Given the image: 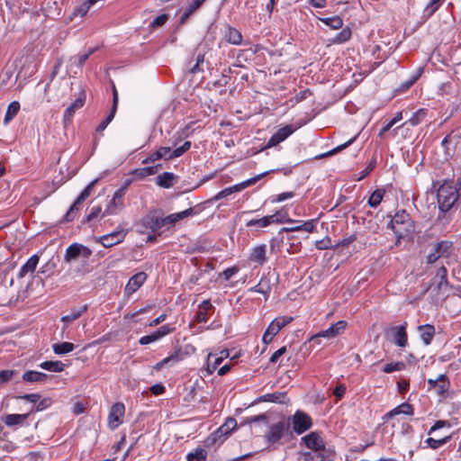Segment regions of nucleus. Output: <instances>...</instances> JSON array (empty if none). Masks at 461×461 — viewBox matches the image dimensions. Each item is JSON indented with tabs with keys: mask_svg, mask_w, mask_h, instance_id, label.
Returning <instances> with one entry per match:
<instances>
[{
	"mask_svg": "<svg viewBox=\"0 0 461 461\" xmlns=\"http://www.w3.org/2000/svg\"><path fill=\"white\" fill-rule=\"evenodd\" d=\"M438 208L441 212H447L461 203V190L444 183L437 194Z\"/></svg>",
	"mask_w": 461,
	"mask_h": 461,
	"instance_id": "1",
	"label": "nucleus"
},
{
	"mask_svg": "<svg viewBox=\"0 0 461 461\" xmlns=\"http://www.w3.org/2000/svg\"><path fill=\"white\" fill-rule=\"evenodd\" d=\"M398 241L415 231V225L409 213L402 210L397 212L388 224Z\"/></svg>",
	"mask_w": 461,
	"mask_h": 461,
	"instance_id": "2",
	"label": "nucleus"
},
{
	"mask_svg": "<svg viewBox=\"0 0 461 461\" xmlns=\"http://www.w3.org/2000/svg\"><path fill=\"white\" fill-rule=\"evenodd\" d=\"M407 326L408 323L406 321L401 325L391 326L385 330V337L396 347L404 348L409 345Z\"/></svg>",
	"mask_w": 461,
	"mask_h": 461,
	"instance_id": "3",
	"label": "nucleus"
},
{
	"mask_svg": "<svg viewBox=\"0 0 461 461\" xmlns=\"http://www.w3.org/2000/svg\"><path fill=\"white\" fill-rule=\"evenodd\" d=\"M237 427V421L234 418H228L216 431L211 434L205 440L207 447H211L217 443L221 444L224 438Z\"/></svg>",
	"mask_w": 461,
	"mask_h": 461,
	"instance_id": "4",
	"label": "nucleus"
},
{
	"mask_svg": "<svg viewBox=\"0 0 461 461\" xmlns=\"http://www.w3.org/2000/svg\"><path fill=\"white\" fill-rule=\"evenodd\" d=\"M446 159L452 158L457 153H461V134L451 131L441 141Z\"/></svg>",
	"mask_w": 461,
	"mask_h": 461,
	"instance_id": "5",
	"label": "nucleus"
},
{
	"mask_svg": "<svg viewBox=\"0 0 461 461\" xmlns=\"http://www.w3.org/2000/svg\"><path fill=\"white\" fill-rule=\"evenodd\" d=\"M92 255V250L87 247L78 244L73 243L70 245L65 252L64 260L67 263H71L77 260H82L83 262H86Z\"/></svg>",
	"mask_w": 461,
	"mask_h": 461,
	"instance_id": "6",
	"label": "nucleus"
},
{
	"mask_svg": "<svg viewBox=\"0 0 461 461\" xmlns=\"http://www.w3.org/2000/svg\"><path fill=\"white\" fill-rule=\"evenodd\" d=\"M290 419L289 420H282L277 423L272 424L269 427V431L266 435L267 441L269 444H275L279 442L285 435H288L290 432Z\"/></svg>",
	"mask_w": 461,
	"mask_h": 461,
	"instance_id": "7",
	"label": "nucleus"
},
{
	"mask_svg": "<svg viewBox=\"0 0 461 461\" xmlns=\"http://www.w3.org/2000/svg\"><path fill=\"white\" fill-rule=\"evenodd\" d=\"M137 227L138 230L142 233L148 230L155 232L163 227L162 217L156 212H149L140 221Z\"/></svg>",
	"mask_w": 461,
	"mask_h": 461,
	"instance_id": "8",
	"label": "nucleus"
},
{
	"mask_svg": "<svg viewBox=\"0 0 461 461\" xmlns=\"http://www.w3.org/2000/svg\"><path fill=\"white\" fill-rule=\"evenodd\" d=\"M97 182V179L93 180L91 183L88 184V185L81 192V194L78 195V197L76 199V201L73 203V204L70 206L68 211L67 212L65 215V220L67 221H72L77 212L79 210V205L91 195V192L94 189L95 184Z\"/></svg>",
	"mask_w": 461,
	"mask_h": 461,
	"instance_id": "9",
	"label": "nucleus"
},
{
	"mask_svg": "<svg viewBox=\"0 0 461 461\" xmlns=\"http://www.w3.org/2000/svg\"><path fill=\"white\" fill-rule=\"evenodd\" d=\"M125 192H126V188L121 187L114 193L112 200L110 201L109 204L105 208V210L103 213V216L114 215L122 210V208L124 206L123 200H124Z\"/></svg>",
	"mask_w": 461,
	"mask_h": 461,
	"instance_id": "10",
	"label": "nucleus"
},
{
	"mask_svg": "<svg viewBox=\"0 0 461 461\" xmlns=\"http://www.w3.org/2000/svg\"><path fill=\"white\" fill-rule=\"evenodd\" d=\"M292 422H290L293 426V430L297 434H302L312 427V419L311 417L301 411H297L293 417L291 418Z\"/></svg>",
	"mask_w": 461,
	"mask_h": 461,
	"instance_id": "11",
	"label": "nucleus"
},
{
	"mask_svg": "<svg viewBox=\"0 0 461 461\" xmlns=\"http://www.w3.org/2000/svg\"><path fill=\"white\" fill-rule=\"evenodd\" d=\"M278 215H280L281 219L279 221H282L281 222H287L292 224L291 227L286 228L285 230L287 231H306V232H312L314 230V222L315 220L306 221L301 224H298L297 221L292 220V219H285V215H283L282 211L277 212Z\"/></svg>",
	"mask_w": 461,
	"mask_h": 461,
	"instance_id": "12",
	"label": "nucleus"
},
{
	"mask_svg": "<svg viewBox=\"0 0 461 461\" xmlns=\"http://www.w3.org/2000/svg\"><path fill=\"white\" fill-rule=\"evenodd\" d=\"M125 411L124 404L122 402L114 403L109 412V426L114 429L122 423V417Z\"/></svg>",
	"mask_w": 461,
	"mask_h": 461,
	"instance_id": "13",
	"label": "nucleus"
},
{
	"mask_svg": "<svg viewBox=\"0 0 461 461\" xmlns=\"http://www.w3.org/2000/svg\"><path fill=\"white\" fill-rule=\"evenodd\" d=\"M126 232L123 230H115L99 238L98 241L105 248H111L123 241Z\"/></svg>",
	"mask_w": 461,
	"mask_h": 461,
	"instance_id": "14",
	"label": "nucleus"
},
{
	"mask_svg": "<svg viewBox=\"0 0 461 461\" xmlns=\"http://www.w3.org/2000/svg\"><path fill=\"white\" fill-rule=\"evenodd\" d=\"M429 389H434L438 394H444L449 388V381L446 375H439L436 379H429Z\"/></svg>",
	"mask_w": 461,
	"mask_h": 461,
	"instance_id": "15",
	"label": "nucleus"
},
{
	"mask_svg": "<svg viewBox=\"0 0 461 461\" xmlns=\"http://www.w3.org/2000/svg\"><path fill=\"white\" fill-rule=\"evenodd\" d=\"M294 132L292 125H285L280 128L267 141V147H274L284 141Z\"/></svg>",
	"mask_w": 461,
	"mask_h": 461,
	"instance_id": "16",
	"label": "nucleus"
},
{
	"mask_svg": "<svg viewBox=\"0 0 461 461\" xmlns=\"http://www.w3.org/2000/svg\"><path fill=\"white\" fill-rule=\"evenodd\" d=\"M147 275L144 272H139L132 276L130 280L128 281V284L125 286V293L128 295L132 294L135 293L146 281Z\"/></svg>",
	"mask_w": 461,
	"mask_h": 461,
	"instance_id": "17",
	"label": "nucleus"
},
{
	"mask_svg": "<svg viewBox=\"0 0 461 461\" xmlns=\"http://www.w3.org/2000/svg\"><path fill=\"white\" fill-rule=\"evenodd\" d=\"M294 320L291 316H280L271 321L267 328V333L276 336L284 327Z\"/></svg>",
	"mask_w": 461,
	"mask_h": 461,
	"instance_id": "18",
	"label": "nucleus"
},
{
	"mask_svg": "<svg viewBox=\"0 0 461 461\" xmlns=\"http://www.w3.org/2000/svg\"><path fill=\"white\" fill-rule=\"evenodd\" d=\"M312 450H324L325 445L318 432H311L302 438Z\"/></svg>",
	"mask_w": 461,
	"mask_h": 461,
	"instance_id": "19",
	"label": "nucleus"
},
{
	"mask_svg": "<svg viewBox=\"0 0 461 461\" xmlns=\"http://www.w3.org/2000/svg\"><path fill=\"white\" fill-rule=\"evenodd\" d=\"M221 354L223 356H221V357H216L213 354L208 355L207 366L204 369V372H206V374H203V375H212L216 370L218 366L221 365L223 358L229 357L228 351H222Z\"/></svg>",
	"mask_w": 461,
	"mask_h": 461,
	"instance_id": "20",
	"label": "nucleus"
},
{
	"mask_svg": "<svg viewBox=\"0 0 461 461\" xmlns=\"http://www.w3.org/2000/svg\"><path fill=\"white\" fill-rule=\"evenodd\" d=\"M194 214V211L193 208H188L183 212L172 213L165 218H162L163 221V226L165 225H174L176 222L192 216Z\"/></svg>",
	"mask_w": 461,
	"mask_h": 461,
	"instance_id": "21",
	"label": "nucleus"
},
{
	"mask_svg": "<svg viewBox=\"0 0 461 461\" xmlns=\"http://www.w3.org/2000/svg\"><path fill=\"white\" fill-rule=\"evenodd\" d=\"M398 414H406V415H412L413 414V407L411 404L408 402H403L400 404L399 406L395 407L389 412H387L384 417V421L388 420L392 417L398 415Z\"/></svg>",
	"mask_w": 461,
	"mask_h": 461,
	"instance_id": "22",
	"label": "nucleus"
},
{
	"mask_svg": "<svg viewBox=\"0 0 461 461\" xmlns=\"http://www.w3.org/2000/svg\"><path fill=\"white\" fill-rule=\"evenodd\" d=\"M418 331L420 332V336L423 343L426 346L429 345L435 335V327L430 324L420 325L418 327Z\"/></svg>",
	"mask_w": 461,
	"mask_h": 461,
	"instance_id": "23",
	"label": "nucleus"
},
{
	"mask_svg": "<svg viewBox=\"0 0 461 461\" xmlns=\"http://www.w3.org/2000/svg\"><path fill=\"white\" fill-rule=\"evenodd\" d=\"M278 214H273L265 216L261 219H253L247 222L248 227H258L264 228L274 222H279V219L276 217Z\"/></svg>",
	"mask_w": 461,
	"mask_h": 461,
	"instance_id": "24",
	"label": "nucleus"
},
{
	"mask_svg": "<svg viewBox=\"0 0 461 461\" xmlns=\"http://www.w3.org/2000/svg\"><path fill=\"white\" fill-rule=\"evenodd\" d=\"M267 247L266 245H258L252 249L249 259L259 265H263L267 260Z\"/></svg>",
	"mask_w": 461,
	"mask_h": 461,
	"instance_id": "25",
	"label": "nucleus"
},
{
	"mask_svg": "<svg viewBox=\"0 0 461 461\" xmlns=\"http://www.w3.org/2000/svg\"><path fill=\"white\" fill-rule=\"evenodd\" d=\"M224 39L230 44L240 45L242 42V34L236 28L228 25L224 33Z\"/></svg>",
	"mask_w": 461,
	"mask_h": 461,
	"instance_id": "26",
	"label": "nucleus"
},
{
	"mask_svg": "<svg viewBox=\"0 0 461 461\" xmlns=\"http://www.w3.org/2000/svg\"><path fill=\"white\" fill-rule=\"evenodd\" d=\"M84 98L77 97L64 113V124L67 125L72 121L75 112L84 105Z\"/></svg>",
	"mask_w": 461,
	"mask_h": 461,
	"instance_id": "27",
	"label": "nucleus"
},
{
	"mask_svg": "<svg viewBox=\"0 0 461 461\" xmlns=\"http://www.w3.org/2000/svg\"><path fill=\"white\" fill-rule=\"evenodd\" d=\"M461 88V82L457 83L455 79L451 81H447L443 83L440 86V91L442 95H459V90Z\"/></svg>",
	"mask_w": 461,
	"mask_h": 461,
	"instance_id": "28",
	"label": "nucleus"
},
{
	"mask_svg": "<svg viewBox=\"0 0 461 461\" xmlns=\"http://www.w3.org/2000/svg\"><path fill=\"white\" fill-rule=\"evenodd\" d=\"M39 263V257L37 255L32 256L27 262L21 267L18 273V278H23L28 273L35 271L36 267Z\"/></svg>",
	"mask_w": 461,
	"mask_h": 461,
	"instance_id": "29",
	"label": "nucleus"
},
{
	"mask_svg": "<svg viewBox=\"0 0 461 461\" xmlns=\"http://www.w3.org/2000/svg\"><path fill=\"white\" fill-rule=\"evenodd\" d=\"M49 377V375L45 373L38 372V371H26L23 375V380L29 383L35 382H44Z\"/></svg>",
	"mask_w": 461,
	"mask_h": 461,
	"instance_id": "30",
	"label": "nucleus"
},
{
	"mask_svg": "<svg viewBox=\"0 0 461 461\" xmlns=\"http://www.w3.org/2000/svg\"><path fill=\"white\" fill-rule=\"evenodd\" d=\"M270 290V281L267 278H261L258 285L249 289L251 292H257L264 294L266 298L269 295Z\"/></svg>",
	"mask_w": 461,
	"mask_h": 461,
	"instance_id": "31",
	"label": "nucleus"
},
{
	"mask_svg": "<svg viewBox=\"0 0 461 461\" xmlns=\"http://www.w3.org/2000/svg\"><path fill=\"white\" fill-rule=\"evenodd\" d=\"M87 310V305H83L80 308H73L70 312L67 315H64L61 318V321L63 322H72L78 319Z\"/></svg>",
	"mask_w": 461,
	"mask_h": 461,
	"instance_id": "32",
	"label": "nucleus"
},
{
	"mask_svg": "<svg viewBox=\"0 0 461 461\" xmlns=\"http://www.w3.org/2000/svg\"><path fill=\"white\" fill-rule=\"evenodd\" d=\"M176 176L173 173L164 172L157 177L158 185L164 188H169L173 185Z\"/></svg>",
	"mask_w": 461,
	"mask_h": 461,
	"instance_id": "33",
	"label": "nucleus"
},
{
	"mask_svg": "<svg viewBox=\"0 0 461 461\" xmlns=\"http://www.w3.org/2000/svg\"><path fill=\"white\" fill-rule=\"evenodd\" d=\"M40 367L50 372H62L65 368V364L61 361H44L40 364Z\"/></svg>",
	"mask_w": 461,
	"mask_h": 461,
	"instance_id": "34",
	"label": "nucleus"
},
{
	"mask_svg": "<svg viewBox=\"0 0 461 461\" xmlns=\"http://www.w3.org/2000/svg\"><path fill=\"white\" fill-rule=\"evenodd\" d=\"M20 110V104L16 101L12 102L6 110L4 123L8 124L18 113Z\"/></svg>",
	"mask_w": 461,
	"mask_h": 461,
	"instance_id": "35",
	"label": "nucleus"
},
{
	"mask_svg": "<svg viewBox=\"0 0 461 461\" xmlns=\"http://www.w3.org/2000/svg\"><path fill=\"white\" fill-rule=\"evenodd\" d=\"M29 414H8L4 418V422L7 426H14L23 423Z\"/></svg>",
	"mask_w": 461,
	"mask_h": 461,
	"instance_id": "36",
	"label": "nucleus"
},
{
	"mask_svg": "<svg viewBox=\"0 0 461 461\" xmlns=\"http://www.w3.org/2000/svg\"><path fill=\"white\" fill-rule=\"evenodd\" d=\"M452 245L453 243L451 241L442 240L435 245L434 249L440 257H448Z\"/></svg>",
	"mask_w": 461,
	"mask_h": 461,
	"instance_id": "37",
	"label": "nucleus"
},
{
	"mask_svg": "<svg viewBox=\"0 0 461 461\" xmlns=\"http://www.w3.org/2000/svg\"><path fill=\"white\" fill-rule=\"evenodd\" d=\"M52 348L55 354L63 355L74 350L75 345L71 342H62L54 344Z\"/></svg>",
	"mask_w": 461,
	"mask_h": 461,
	"instance_id": "38",
	"label": "nucleus"
},
{
	"mask_svg": "<svg viewBox=\"0 0 461 461\" xmlns=\"http://www.w3.org/2000/svg\"><path fill=\"white\" fill-rule=\"evenodd\" d=\"M324 450H312L303 454V461H325Z\"/></svg>",
	"mask_w": 461,
	"mask_h": 461,
	"instance_id": "39",
	"label": "nucleus"
},
{
	"mask_svg": "<svg viewBox=\"0 0 461 461\" xmlns=\"http://www.w3.org/2000/svg\"><path fill=\"white\" fill-rule=\"evenodd\" d=\"M427 113H428V110L427 109H419L417 112H415L411 117L409 119L408 122L411 125V126H417L419 125L420 122H422L424 121V119L426 118L427 116Z\"/></svg>",
	"mask_w": 461,
	"mask_h": 461,
	"instance_id": "40",
	"label": "nucleus"
},
{
	"mask_svg": "<svg viewBox=\"0 0 461 461\" xmlns=\"http://www.w3.org/2000/svg\"><path fill=\"white\" fill-rule=\"evenodd\" d=\"M170 154V148L169 147H161L157 151L150 154V156L146 159V161L154 162L158 159H160L162 158H166L167 159V157Z\"/></svg>",
	"mask_w": 461,
	"mask_h": 461,
	"instance_id": "41",
	"label": "nucleus"
},
{
	"mask_svg": "<svg viewBox=\"0 0 461 461\" xmlns=\"http://www.w3.org/2000/svg\"><path fill=\"white\" fill-rule=\"evenodd\" d=\"M93 5H95L93 0H84L80 5L75 8L73 14L75 16L84 17Z\"/></svg>",
	"mask_w": 461,
	"mask_h": 461,
	"instance_id": "42",
	"label": "nucleus"
},
{
	"mask_svg": "<svg viewBox=\"0 0 461 461\" xmlns=\"http://www.w3.org/2000/svg\"><path fill=\"white\" fill-rule=\"evenodd\" d=\"M384 193V189L375 190L368 199V204L374 208L377 207L381 203Z\"/></svg>",
	"mask_w": 461,
	"mask_h": 461,
	"instance_id": "43",
	"label": "nucleus"
},
{
	"mask_svg": "<svg viewBox=\"0 0 461 461\" xmlns=\"http://www.w3.org/2000/svg\"><path fill=\"white\" fill-rule=\"evenodd\" d=\"M335 337H337V336L334 333V329L330 326L327 330H322V331L319 332L318 334L312 336L310 339V342L311 343H319V340H320L321 338L332 339V338H335Z\"/></svg>",
	"mask_w": 461,
	"mask_h": 461,
	"instance_id": "44",
	"label": "nucleus"
},
{
	"mask_svg": "<svg viewBox=\"0 0 461 461\" xmlns=\"http://www.w3.org/2000/svg\"><path fill=\"white\" fill-rule=\"evenodd\" d=\"M206 456V450L203 448H196L194 452L187 454L186 459L187 461H205Z\"/></svg>",
	"mask_w": 461,
	"mask_h": 461,
	"instance_id": "45",
	"label": "nucleus"
},
{
	"mask_svg": "<svg viewBox=\"0 0 461 461\" xmlns=\"http://www.w3.org/2000/svg\"><path fill=\"white\" fill-rule=\"evenodd\" d=\"M253 54L255 51L250 50H240L236 57V66L242 68V63L248 61Z\"/></svg>",
	"mask_w": 461,
	"mask_h": 461,
	"instance_id": "46",
	"label": "nucleus"
},
{
	"mask_svg": "<svg viewBox=\"0 0 461 461\" xmlns=\"http://www.w3.org/2000/svg\"><path fill=\"white\" fill-rule=\"evenodd\" d=\"M262 176H264V174L258 175V176H257L255 177H252V178H250L249 180H246V181H244V182H242L240 184H238V185L230 186L232 194L235 193V192H240L243 189H245L246 187L255 184L258 179L261 178Z\"/></svg>",
	"mask_w": 461,
	"mask_h": 461,
	"instance_id": "47",
	"label": "nucleus"
},
{
	"mask_svg": "<svg viewBox=\"0 0 461 461\" xmlns=\"http://www.w3.org/2000/svg\"><path fill=\"white\" fill-rule=\"evenodd\" d=\"M321 22L334 30L340 29L343 25V21L339 16L323 18Z\"/></svg>",
	"mask_w": 461,
	"mask_h": 461,
	"instance_id": "48",
	"label": "nucleus"
},
{
	"mask_svg": "<svg viewBox=\"0 0 461 461\" xmlns=\"http://www.w3.org/2000/svg\"><path fill=\"white\" fill-rule=\"evenodd\" d=\"M351 37V31L349 28H344L340 32H339L334 39L332 40V42L335 44H341L346 41H348Z\"/></svg>",
	"mask_w": 461,
	"mask_h": 461,
	"instance_id": "49",
	"label": "nucleus"
},
{
	"mask_svg": "<svg viewBox=\"0 0 461 461\" xmlns=\"http://www.w3.org/2000/svg\"><path fill=\"white\" fill-rule=\"evenodd\" d=\"M436 278L438 279V289H441L442 286L448 285L447 270L444 266H442L441 267L438 268L437 275H436Z\"/></svg>",
	"mask_w": 461,
	"mask_h": 461,
	"instance_id": "50",
	"label": "nucleus"
},
{
	"mask_svg": "<svg viewBox=\"0 0 461 461\" xmlns=\"http://www.w3.org/2000/svg\"><path fill=\"white\" fill-rule=\"evenodd\" d=\"M450 436H447V437H444L442 438H438V439H436V438H429L425 440V443L431 448L433 449H437L439 447L443 446L444 444H446L447 442H448V440L450 439Z\"/></svg>",
	"mask_w": 461,
	"mask_h": 461,
	"instance_id": "51",
	"label": "nucleus"
},
{
	"mask_svg": "<svg viewBox=\"0 0 461 461\" xmlns=\"http://www.w3.org/2000/svg\"><path fill=\"white\" fill-rule=\"evenodd\" d=\"M190 147L191 142L185 141L181 147L176 148L173 151L170 150V154L167 157V159H172L182 156L185 151H187L190 149Z\"/></svg>",
	"mask_w": 461,
	"mask_h": 461,
	"instance_id": "52",
	"label": "nucleus"
},
{
	"mask_svg": "<svg viewBox=\"0 0 461 461\" xmlns=\"http://www.w3.org/2000/svg\"><path fill=\"white\" fill-rule=\"evenodd\" d=\"M245 423H247V424L263 423L265 425H268L267 415L265 413H262L259 415L247 417L245 419Z\"/></svg>",
	"mask_w": 461,
	"mask_h": 461,
	"instance_id": "53",
	"label": "nucleus"
},
{
	"mask_svg": "<svg viewBox=\"0 0 461 461\" xmlns=\"http://www.w3.org/2000/svg\"><path fill=\"white\" fill-rule=\"evenodd\" d=\"M95 49L89 50L88 52L71 58V61L76 64L78 68H82L85 62L88 59L89 56L93 54Z\"/></svg>",
	"mask_w": 461,
	"mask_h": 461,
	"instance_id": "54",
	"label": "nucleus"
},
{
	"mask_svg": "<svg viewBox=\"0 0 461 461\" xmlns=\"http://www.w3.org/2000/svg\"><path fill=\"white\" fill-rule=\"evenodd\" d=\"M405 367H406L405 363L399 361V362H395V363L386 364L384 366L383 371L384 373H392L394 371H402V370L405 369Z\"/></svg>",
	"mask_w": 461,
	"mask_h": 461,
	"instance_id": "55",
	"label": "nucleus"
},
{
	"mask_svg": "<svg viewBox=\"0 0 461 461\" xmlns=\"http://www.w3.org/2000/svg\"><path fill=\"white\" fill-rule=\"evenodd\" d=\"M443 0H430L424 9V14L427 16L432 15L439 7Z\"/></svg>",
	"mask_w": 461,
	"mask_h": 461,
	"instance_id": "56",
	"label": "nucleus"
},
{
	"mask_svg": "<svg viewBox=\"0 0 461 461\" xmlns=\"http://www.w3.org/2000/svg\"><path fill=\"white\" fill-rule=\"evenodd\" d=\"M102 212V207L100 205H94L89 209L86 214V221H91L96 219Z\"/></svg>",
	"mask_w": 461,
	"mask_h": 461,
	"instance_id": "57",
	"label": "nucleus"
},
{
	"mask_svg": "<svg viewBox=\"0 0 461 461\" xmlns=\"http://www.w3.org/2000/svg\"><path fill=\"white\" fill-rule=\"evenodd\" d=\"M115 108L111 109L110 113L107 115V117L98 125L96 128V131L99 132H102L104 131V129L108 126V124L113 121L114 115H115Z\"/></svg>",
	"mask_w": 461,
	"mask_h": 461,
	"instance_id": "58",
	"label": "nucleus"
},
{
	"mask_svg": "<svg viewBox=\"0 0 461 461\" xmlns=\"http://www.w3.org/2000/svg\"><path fill=\"white\" fill-rule=\"evenodd\" d=\"M204 61V55L202 53H198L196 57V62L195 64L191 68L190 72L193 74H195L197 72L203 71V68H201V65Z\"/></svg>",
	"mask_w": 461,
	"mask_h": 461,
	"instance_id": "59",
	"label": "nucleus"
},
{
	"mask_svg": "<svg viewBox=\"0 0 461 461\" xmlns=\"http://www.w3.org/2000/svg\"><path fill=\"white\" fill-rule=\"evenodd\" d=\"M356 139H357V136H355L354 138L350 139L349 140H348L344 144L339 145V146L336 147L335 149H331L330 151L326 153L324 156H331V155H334V154L341 151L342 149H346L350 144H352L355 141Z\"/></svg>",
	"mask_w": 461,
	"mask_h": 461,
	"instance_id": "60",
	"label": "nucleus"
},
{
	"mask_svg": "<svg viewBox=\"0 0 461 461\" xmlns=\"http://www.w3.org/2000/svg\"><path fill=\"white\" fill-rule=\"evenodd\" d=\"M158 337L157 336V334L155 332H153L152 334L150 335H147V336H143L139 340V343L140 345H148L149 343H152V342H155L157 340H158Z\"/></svg>",
	"mask_w": 461,
	"mask_h": 461,
	"instance_id": "61",
	"label": "nucleus"
},
{
	"mask_svg": "<svg viewBox=\"0 0 461 461\" xmlns=\"http://www.w3.org/2000/svg\"><path fill=\"white\" fill-rule=\"evenodd\" d=\"M167 19H168V17L167 14H160L150 23V27L156 28V27L162 26L166 23Z\"/></svg>",
	"mask_w": 461,
	"mask_h": 461,
	"instance_id": "62",
	"label": "nucleus"
},
{
	"mask_svg": "<svg viewBox=\"0 0 461 461\" xmlns=\"http://www.w3.org/2000/svg\"><path fill=\"white\" fill-rule=\"evenodd\" d=\"M14 373L15 372L14 370L0 371V384L10 381Z\"/></svg>",
	"mask_w": 461,
	"mask_h": 461,
	"instance_id": "63",
	"label": "nucleus"
},
{
	"mask_svg": "<svg viewBox=\"0 0 461 461\" xmlns=\"http://www.w3.org/2000/svg\"><path fill=\"white\" fill-rule=\"evenodd\" d=\"M347 322L344 321H339L336 322L335 324L331 325V327L334 329V333L336 336L339 335L341 332L344 331L346 329Z\"/></svg>",
	"mask_w": 461,
	"mask_h": 461,
	"instance_id": "64",
	"label": "nucleus"
}]
</instances>
